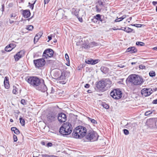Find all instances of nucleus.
I'll return each instance as SVG.
<instances>
[{
  "mask_svg": "<svg viewBox=\"0 0 157 157\" xmlns=\"http://www.w3.org/2000/svg\"><path fill=\"white\" fill-rule=\"evenodd\" d=\"M98 59L93 60L92 59H86L85 60V62L88 64L93 65L97 63L98 62Z\"/></svg>",
  "mask_w": 157,
  "mask_h": 157,
  "instance_id": "nucleus-17",
  "label": "nucleus"
},
{
  "mask_svg": "<svg viewBox=\"0 0 157 157\" xmlns=\"http://www.w3.org/2000/svg\"><path fill=\"white\" fill-rule=\"evenodd\" d=\"M22 14L25 17L27 18L30 16V13L29 10H25L23 11Z\"/></svg>",
  "mask_w": 157,
  "mask_h": 157,
  "instance_id": "nucleus-19",
  "label": "nucleus"
},
{
  "mask_svg": "<svg viewBox=\"0 0 157 157\" xmlns=\"http://www.w3.org/2000/svg\"><path fill=\"white\" fill-rule=\"evenodd\" d=\"M42 34L43 33L42 32H40L36 34L34 38V43H36L38 41V40L41 37Z\"/></svg>",
  "mask_w": 157,
  "mask_h": 157,
  "instance_id": "nucleus-20",
  "label": "nucleus"
},
{
  "mask_svg": "<svg viewBox=\"0 0 157 157\" xmlns=\"http://www.w3.org/2000/svg\"><path fill=\"white\" fill-rule=\"evenodd\" d=\"M65 58L67 61L68 62V63L67 64V65L69 66L70 65V63H69V57L67 54H66L65 55Z\"/></svg>",
  "mask_w": 157,
  "mask_h": 157,
  "instance_id": "nucleus-28",
  "label": "nucleus"
},
{
  "mask_svg": "<svg viewBox=\"0 0 157 157\" xmlns=\"http://www.w3.org/2000/svg\"><path fill=\"white\" fill-rule=\"evenodd\" d=\"M101 16L99 14H97L94 16V18L98 20H100V17Z\"/></svg>",
  "mask_w": 157,
  "mask_h": 157,
  "instance_id": "nucleus-33",
  "label": "nucleus"
},
{
  "mask_svg": "<svg viewBox=\"0 0 157 157\" xmlns=\"http://www.w3.org/2000/svg\"><path fill=\"white\" fill-rule=\"evenodd\" d=\"M33 28V27L32 25H30L27 26L26 29L29 30H32Z\"/></svg>",
  "mask_w": 157,
  "mask_h": 157,
  "instance_id": "nucleus-32",
  "label": "nucleus"
},
{
  "mask_svg": "<svg viewBox=\"0 0 157 157\" xmlns=\"http://www.w3.org/2000/svg\"><path fill=\"white\" fill-rule=\"evenodd\" d=\"M132 25L134 26H136V27H141V24H134L133 25Z\"/></svg>",
  "mask_w": 157,
  "mask_h": 157,
  "instance_id": "nucleus-39",
  "label": "nucleus"
},
{
  "mask_svg": "<svg viewBox=\"0 0 157 157\" xmlns=\"http://www.w3.org/2000/svg\"><path fill=\"white\" fill-rule=\"evenodd\" d=\"M86 129L85 127L78 126L74 130L72 133V136L76 139L81 138L86 135Z\"/></svg>",
  "mask_w": 157,
  "mask_h": 157,
  "instance_id": "nucleus-1",
  "label": "nucleus"
},
{
  "mask_svg": "<svg viewBox=\"0 0 157 157\" xmlns=\"http://www.w3.org/2000/svg\"><path fill=\"white\" fill-rule=\"evenodd\" d=\"M56 117V113L51 112L47 115L46 120L48 123H51L55 121Z\"/></svg>",
  "mask_w": 157,
  "mask_h": 157,
  "instance_id": "nucleus-8",
  "label": "nucleus"
},
{
  "mask_svg": "<svg viewBox=\"0 0 157 157\" xmlns=\"http://www.w3.org/2000/svg\"><path fill=\"white\" fill-rule=\"evenodd\" d=\"M156 11L157 12V6L156 7Z\"/></svg>",
  "mask_w": 157,
  "mask_h": 157,
  "instance_id": "nucleus-64",
  "label": "nucleus"
},
{
  "mask_svg": "<svg viewBox=\"0 0 157 157\" xmlns=\"http://www.w3.org/2000/svg\"><path fill=\"white\" fill-rule=\"evenodd\" d=\"M124 133L126 135H127L128 134H129V131L128 130H127V129H124Z\"/></svg>",
  "mask_w": 157,
  "mask_h": 157,
  "instance_id": "nucleus-37",
  "label": "nucleus"
},
{
  "mask_svg": "<svg viewBox=\"0 0 157 157\" xmlns=\"http://www.w3.org/2000/svg\"><path fill=\"white\" fill-rule=\"evenodd\" d=\"M99 21H100L102 22V21H103V20H102V19L101 18V17H100V20H99Z\"/></svg>",
  "mask_w": 157,
  "mask_h": 157,
  "instance_id": "nucleus-62",
  "label": "nucleus"
},
{
  "mask_svg": "<svg viewBox=\"0 0 157 157\" xmlns=\"http://www.w3.org/2000/svg\"><path fill=\"white\" fill-rule=\"evenodd\" d=\"M88 121L91 122L93 124H97V121L94 119L91 118L90 117H88Z\"/></svg>",
  "mask_w": 157,
  "mask_h": 157,
  "instance_id": "nucleus-27",
  "label": "nucleus"
},
{
  "mask_svg": "<svg viewBox=\"0 0 157 157\" xmlns=\"http://www.w3.org/2000/svg\"><path fill=\"white\" fill-rule=\"evenodd\" d=\"M127 51L131 53H133L137 52V49L134 47H131L127 49Z\"/></svg>",
  "mask_w": 157,
  "mask_h": 157,
  "instance_id": "nucleus-21",
  "label": "nucleus"
},
{
  "mask_svg": "<svg viewBox=\"0 0 157 157\" xmlns=\"http://www.w3.org/2000/svg\"><path fill=\"white\" fill-rule=\"evenodd\" d=\"M18 89L16 86H14L12 92L13 94H16L18 93Z\"/></svg>",
  "mask_w": 157,
  "mask_h": 157,
  "instance_id": "nucleus-25",
  "label": "nucleus"
},
{
  "mask_svg": "<svg viewBox=\"0 0 157 157\" xmlns=\"http://www.w3.org/2000/svg\"><path fill=\"white\" fill-rule=\"evenodd\" d=\"M4 85L6 89H8L9 87L8 80L6 77L4 80Z\"/></svg>",
  "mask_w": 157,
  "mask_h": 157,
  "instance_id": "nucleus-22",
  "label": "nucleus"
},
{
  "mask_svg": "<svg viewBox=\"0 0 157 157\" xmlns=\"http://www.w3.org/2000/svg\"><path fill=\"white\" fill-rule=\"evenodd\" d=\"M39 86H40L37 89L38 90L43 92H44L47 90V87L44 84L43 80H42V83Z\"/></svg>",
  "mask_w": 157,
  "mask_h": 157,
  "instance_id": "nucleus-14",
  "label": "nucleus"
},
{
  "mask_svg": "<svg viewBox=\"0 0 157 157\" xmlns=\"http://www.w3.org/2000/svg\"><path fill=\"white\" fill-rule=\"evenodd\" d=\"M127 17V16L125 15H124L123 16L121 17H122V19L123 20L124 19L126 18Z\"/></svg>",
  "mask_w": 157,
  "mask_h": 157,
  "instance_id": "nucleus-51",
  "label": "nucleus"
},
{
  "mask_svg": "<svg viewBox=\"0 0 157 157\" xmlns=\"http://www.w3.org/2000/svg\"><path fill=\"white\" fill-rule=\"evenodd\" d=\"M58 119L60 123L65 122L67 120L66 115L63 113L59 114L58 117Z\"/></svg>",
  "mask_w": 157,
  "mask_h": 157,
  "instance_id": "nucleus-13",
  "label": "nucleus"
},
{
  "mask_svg": "<svg viewBox=\"0 0 157 157\" xmlns=\"http://www.w3.org/2000/svg\"><path fill=\"white\" fill-rule=\"evenodd\" d=\"M152 4L154 6H155L157 4V2L153 1L152 2Z\"/></svg>",
  "mask_w": 157,
  "mask_h": 157,
  "instance_id": "nucleus-50",
  "label": "nucleus"
},
{
  "mask_svg": "<svg viewBox=\"0 0 157 157\" xmlns=\"http://www.w3.org/2000/svg\"><path fill=\"white\" fill-rule=\"evenodd\" d=\"M153 113L152 111H151V110L148 111H146L145 113V116H148L150 114H151Z\"/></svg>",
  "mask_w": 157,
  "mask_h": 157,
  "instance_id": "nucleus-34",
  "label": "nucleus"
},
{
  "mask_svg": "<svg viewBox=\"0 0 157 157\" xmlns=\"http://www.w3.org/2000/svg\"><path fill=\"white\" fill-rule=\"evenodd\" d=\"M139 67L141 69H143V66L142 65H140L139 66Z\"/></svg>",
  "mask_w": 157,
  "mask_h": 157,
  "instance_id": "nucleus-57",
  "label": "nucleus"
},
{
  "mask_svg": "<svg viewBox=\"0 0 157 157\" xmlns=\"http://www.w3.org/2000/svg\"><path fill=\"white\" fill-rule=\"evenodd\" d=\"M99 45V44L95 42H90L89 44H86L84 46L85 48H88L90 47H94L95 46H97Z\"/></svg>",
  "mask_w": 157,
  "mask_h": 157,
  "instance_id": "nucleus-15",
  "label": "nucleus"
},
{
  "mask_svg": "<svg viewBox=\"0 0 157 157\" xmlns=\"http://www.w3.org/2000/svg\"><path fill=\"white\" fill-rule=\"evenodd\" d=\"M98 3H99V4L101 6H103V3L101 2V1H99L98 2Z\"/></svg>",
  "mask_w": 157,
  "mask_h": 157,
  "instance_id": "nucleus-53",
  "label": "nucleus"
},
{
  "mask_svg": "<svg viewBox=\"0 0 157 157\" xmlns=\"http://www.w3.org/2000/svg\"><path fill=\"white\" fill-rule=\"evenodd\" d=\"M79 11V10L78 9L77 10L75 8H73L72 9V12L74 13V14L76 16H77L78 15V12Z\"/></svg>",
  "mask_w": 157,
  "mask_h": 157,
  "instance_id": "nucleus-26",
  "label": "nucleus"
},
{
  "mask_svg": "<svg viewBox=\"0 0 157 157\" xmlns=\"http://www.w3.org/2000/svg\"><path fill=\"white\" fill-rule=\"evenodd\" d=\"M79 21H80L81 22L82 21V19H79Z\"/></svg>",
  "mask_w": 157,
  "mask_h": 157,
  "instance_id": "nucleus-63",
  "label": "nucleus"
},
{
  "mask_svg": "<svg viewBox=\"0 0 157 157\" xmlns=\"http://www.w3.org/2000/svg\"><path fill=\"white\" fill-rule=\"evenodd\" d=\"M33 63L36 67H40L44 66L45 63V60L43 59H40L33 60Z\"/></svg>",
  "mask_w": 157,
  "mask_h": 157,
  "instance_id": "nucleus-10",
  "label": "nucleus"
},
{
  "mask_svg": "<svg viewBox=\"0 0 157 157\" xmlns=\"http://www.w3.org/2000/svg\"><path fill=\"white\" fill-rule=\"evenodd\" d=\"M112 82L109 79H105L104 80L100 81L97 84L96 87L100 90H102L105 87L107 88L111 86Z\"/></svg>",
  "mask_w": 157,
  "mask_h": 157,
  "instance_id": "nucleus-4",
  "label": "nucleus"
},
{
  "mask_svg": "<svg viewBox=\"0 0 157 157\" xmlns=\"http://www.w3.org/2000/svg\"><path fill=\"white\" fill-rule=\"evenodd\" d=\"M16 14L15 13H14L12 14L11 15H10V16L11 17H15L16 16Z\"/></svg>",
  "mask_w": 157,
  "mask_h": 157,
  "instance_id": "nucleus-43",
  "label": "nucleus"
},
{
  "mask_svg": "<svg viewBox=\"0 0 157 157\" xmlns=\"http://www.w3.org/2000/svg\"><path fill=\"white\" fill-rule=\"evenodd\" d=\"M101 71L105 74H106L108 71V69L104 67H102L101 68Z\"/></svg>",
  "mask_w": 157,
  "mask_h": 157,
  "instance_id": "nucleus-23",
  "label": "nucleus"
},
{
  "mask_svg": "<svg viewBox=\"0 0 157 157\" xmlns=\"http://www.w3.org/2000/svg\"><path fill=\"white\" fill-rule=\"evenodd\" d=\"M90 85L89 84H86L85 86V87L86 88H89L90 87Z\"/></svg>",
  "mask_w": 157,
  "mask_h": 157,
  "instance_id": "nucleus-45",
  "label": "nucleus"
},
{
  "mask_svg": "<svg viewBox=\"0 0 157 157\" xmlns=\"http://www.w3.org/2000/svg\"><path fill=\"white\" fill-rule=\"evenodd\" d=\"M149 75L151 77H153L155 75V73L154 71H151L149 73Z\"/></svg>",
  "mask_w": 157,
  "mask_h": 157,
  "instance_id": "nucleus-31",
  "label": "nucleus"
},
{
  "mask_svg": "<svg viewBox=\"0 0 157 157\" xmlns=\"http://www.w3.org/2000/svg\"><path fill=\"white\" fill-rule=\"evenodd\" d=\"M52 145V144L51 143H48L47 144V146L48 147H51Z\"/></svg>",
  "mask_w": 157,
  "mask_h": 157,
  "instance_id": "nucleus-44",
  "label": "nucleus"
},
{
  "mask_svg": "<svg viewBox=\"0 0 157 157\" xmlns=\"http://www.w3.org/2000/svg\"><path fill=\"white\" fill-rule=\"evenodd\" d=\"M21 103L23 105H25L26 104L25 100L24 99H22L21 101Z\"/></svg>",
  "mask_w": 157,
  "mask_h": 157,
  "instance_id": "nucleus-40",
  "label": "nucleus"
},
{
  "mask_svg": "<svg viewBox=\"0 0 157 157\" xmlns=\"http://www.w3.org/2000/svg\"><path fill=\"white\" fill-rule=\"evenodd\" d=\"M103 107L106 109H108L109 108V105L107 104L104 103L102 104Z\"/></svg>",
  "mask_w": 157,
  "mask_h": 157,
  "instance_id": "nucleus-35",
  "label": "nucleus"
},
{
  "mask_svg": "<svg viewBox=\"0 0 157 157\" xmlns=\"http://www.w3.org/2000/svg\"><path fill=\"white\" fill-rule=\"evenodd\" d=\"M10 122H13V120L12 119H11L10 120Z\"/></svg>",
  "mask_w": 157,
  "mask_h": 157,
  "instance_id": "nucleus-59",
  "label": "nucleus"
},
{
  "mask_svg": "<svg viewBox=\"0 0 157 157\" xmlns=\"http://www.w3.org/2000/svg\"><path fill=\"white\" fill-rule=\"evenodd\" d=\"M153 92V90L151 89H147L144 88L141 90L142 94L145 96H147L150 95Z\"/></svg>",
  "mask_w": 157,
  "mask_h": 157,
  "instance_id": "nucleus-12",
  "label": "nucleus"
},
{
  "mask_svg": "<svg viewBox=\"0 0 157 157\" xmlns=\"http://www.w3.org/2000/svg\"><path fill=\"white\" fill-rule=\"evenodd\" d=\"M72 127L71 124L67 122L63 124L59 129V132L63 135H67L70 134L72 132Z\"/></svg>",
  "mask_w": 157,
  "mask_h": 157,
  "instance_id": "nucleus-2",
  "label": "nucleus"
},
{
  "mask_svg": "<svg viewBox=\"0 0 157 157\" xmlns=\"http://www.w3.org/2000/svg\"><path fill=\"white\" fill-rule=\"evenodd\" d=\"M152 103L153 104H157V99L154 100Z\"/></svg>",
  "mask_w": 157,
  "mask_h": 157,
  "instance_id": "nucleus-49",
  "label": "nucleus"
},
{
  "mask_svg": "<svg viewBox=\"0 0 157 157\" xmlns=\"http://www.w3.org/2000/svg\"><path fill=\"white\" fill-rule=\"evenodd\" d=\"M16 45L14 44H11L5 48V50L7 52L10 51L13 49L15 48Z\"/></svg>",
  "mask_w": 157,
  "mask_h": 157,
  "instance_id": "nucleus-16",
  "label": "nucleus"
},
{
  "mask_svg": "<svg viewBox=\"0 0 157 157\" xmlns=\"http://www.w3.org/2000/svg\"><path fill=\"white\" fill-rule=\"evenodd\" d=\"M122 18L121 17L117 18L115 20V21L116 22H117L121 21L123 20V19H122Z\"/></svg>",
  "mask_w": 157,
  "mask_h": 157,
  "instance_id": "nucleus-38",
  "label": "nucleus"
},
{
  "mask_svg": "<svg viewBox=\"0 0 157 157\" xmlns=\"http://www.w3.org/2000/svg\"><path fill=\"white\" fill-rule=\"evenodd\" d=\"M16 128H17L15 127H13L11 128V130L12 131H13L14 132L15 129H16Z\"/></svg>",
  "mask_w": 157,
  "mask_h": 157,
  "instance_id": "nucleus-46",
  "label": "nucleus"
},
{
  "mask_svg": "<svg viewBox=\"0 0 157 157\" xmlns=\"http://www.w3.org/2000/svg\"><path fill=\"white\" fill-rule=\"evenodd\" d=\"M42 79H40L36 77L31 76L27 80V82L34 87L39 86L42 83Z\"/></svg>",
  "mask_w": 157,
  "mask_h": 157,
  "instance_id": "nucleus-5",
  "label": "nucleus"
},
{
  "mask_svg": "<svg viewBox=\"0 0 157 157\" xmlns=\"http://www.w3.org/2000/svg\"><path fill=\"white\" fill-rule=\"evenodd\" d=\"M50 0H44V4H46L48 3Z\"/></svg>",
  "mask_w": 157,
  "mask_h": 157,
  "instance_id": "nucleus-48",
  "label": "nucleus"
},
{
  "mask_svg": "<svg viewBox=\"0 0 157 157\" xmlns=\"http://www.w3.org/2000/svg\"><path fill=\"white\" fill-rule=\"evenodd\" d=\"M22 56V52H20L17 53L14 56V58L16 61H18Z\"/></svg>",
  "mask_w": 157,
  "mask_h": 157,
  "instance_id": "nucleus-18",
  "label": "nucleus"
},
{
  "mask_svg": "<svg viewBox=\"0 0 157 157\" xmlns=\"http://www.w3.org/2000/svg\"><path fill=\"white\" fill-rule=\"evenodd\" d=\"M136 44L138 46H142L144 45V43L143 42L138 41L136 42Z\"/></svg>",
  "mask_w": 157,
  "mask_h": 157,
  "instance_id": "nucleus-29",
  "label": "nucleus"
},
{
  "mask_svg": "<svg viewBox=\"0 0 157 157\" xmlns=\"http://www.w3.org/2000/svg\"><path fill=\"white\" fill-rule=\"evenodd\" d=\"M133 29L129 27H125L124 28V31L127 33H129L132 32Z\"/></svg>",
  "mask_w": 157,
  "mask_h": 157,
  "instance_id": "nucleus-24",
  "label": "nucleus"
},
{
  "mask_svg": "<svg viewBox=\"0 0 157 157\" xmlns=\"http://www.w3.org/2000/svg\"><path fill=\"white\" fill-rule=\"evenodd\" d=\"M156 120L155 118L148 119L147 121V124L150 128H153L156 126Z\"/></svg>",
  "mask_w": 157,
  "mask_h": 157,
  "instance_id": "nucleus-11",
  "label": "nucleus"
},
{
  "mask_svg": "<svg viewBox=\"0 0 157 157\" xmlns=\"http://www.w3.org/2000/svg\"><path fill=\"white\" fill-rule=\"evenodd\" d=\"M132 17H130L129 18L127 19L126 20V21H128V22H129L130 21H131L132 20Z\"/></svg>",
  "mask_w": 157,
  "mask_h": 157,
  "instance_id": "nucleus-47",
  "label": "nucleus"
},
{
  "mask_svg": "<svg viewBox=\"0 0 157 157\" xmlns=\"http://www.w3.org/2000/svg\"><path fill=\"white\" fill-rule=\"evenodd\" d=\"M128 78L129 82L135 85H140L143 82L142 78L135 74H132L129 76Z\"/></svg>",
  "mask_w": 157,
  "mask_h": 157,
  "instance_id": "nucleus-3",
  "label": "nucleus"
},
{
  "mask_svg": "<svg viewBox=\"0 0 157 157\" xmlns=\"http://www.w3.org/2000/svg\"><path fill=\"white\" fill-rule=\"evenodd\" d=\"M20 122L21 123L22 125H24L25 124V121L23 119L22 117H20Z\"/></svg>",
  "mask_w": 157,
  "mask_h": 157,
  "instance_id": "nucleus-30",
  "label": "nucleus"
},
{
  "mask_svg": "<svg viewBox=\"0 0 157 157\" xmlns=\"http://www.w3.org/2000/svg\"><path fill=\"white\" fill-rule=\"evenodd\" d=\"M59 78H60V79H64V78H65L64 73H61V75L60 76Z\"/></svg>",
  "mask_w": 157,
  "mask_h": 157,
  "instance_id": "nucleus-36",
  "label": "nucleus"
},
{
  "mask_svg": "<svg viewBox=\"0 0 157 157\" xmlns=\"http://www.w3.org/2000/svg\"><path fill=\"white\" fill-rule=\"evenodd\" d=\"M9 22L10 24H12L14 22V21H13L10 20Z\"/></svg>",
  "mask_w": 157,
  "mask_h": 157,
  "instance_id": "nucleus-55",
  "label": "nucleus"
},
{
  "mask_svg": "<svg viewBox=\"0 0 157 157\" xmlns=\"http://www.w3.org/2000/svg\"><path fill=\"white\" fill-rule=\"evenodd\" d=\"M41 144H42L43 145H45V143L44 142H41Z\"/></svg>",
  "mask_w": 157,
  "mask_h": 157,
  "instance_id": "nucleus-58",
  "label": "nucleus"
},
{
  "mask_svg": "<svg viewBox=\"0 0 157 157\" xmlns=\"http://www.w3.org/2000/svg\"><path fill=\"white\" fill-rule=\"evenodd\" d=\"M2 10H4V5H2Z\"/></svg>",
  "mask_w": 157,
  "mask_h": 157,
  "instance_id": "nucleus-60",
  "label": "nucleus"
},
{
  "mask_svg": "<svg viewBox=\"0 0 157 157\" xmlns=\"http://www.w3.org/2000/svg\"><path fill=\"white\" fill-rule=\"evenodd\" d=\"M53 51L51 49L45 50L43 54V57L44 59H49L52 57L53 56Z\"/></svg>",
  "mask_w": 157,
  "mask_h": 157,
  "instance_id": "nucleus-9",
  "label": "nucleus"
},
{
  "mask_svg": "<svg viewBox=\"0 0 157 157\" xmlns=\"http://www.w3.org/2000/svg\"><path fill=\"white\" fill-rule=\"evenodd\" d=\"M48 42L49 41H50L51 40V39H52V38L51 36H48Z\"/></svg>",
  "mask_w": 157,
  "mask_h": 157,
  "instance_id": "nucleus-52",
  "label": "nucleus"
},
{
  "mask_svg": "<svg viewBox=\"0 0 157 157\" xmlns=\"http://www.w3.org/2000/svg\"><path fill=\"white\" fill-rule=\"evenodd\" d=\"M153 49L154 50H157V47H154V48H153Z\"/></svg>",
  "mask_w": 157,
  "mask_h": 157,
  "instance_id": "nucleus-56",
  "label": "nucleus"
},
{
  "mask_svg": "<svg viewBox=\"0 0 157 157\" xmlns=\"http://www.w3.org/2000/svg\"><path fill=\"white\" fill-rule=\"evenodd\" d=\"M135 64H136V63H135V62H132V63H131V64H132V65Z\"/></svg>",
  "mask_w": 157,
  "mask_h": 157,
  "instance_id": "nucleus-61",
  "label": "nucleus"
},
{
  "mask_svg": "<svg viewBox=\"0 0 157 157\" xmlns=\"http://www.w3.org/2000/svg\"><path fill=\"white\" fill-rule=\"evenodd\" d=\"M14 133L16 134H18L20 132L19 130L17 128H16V129H15V131Z\"/></svg>",
  "mask_w": 157,
  "mask_h": 157,
  "instance_id": "nucleus-42",
  "label": "nucleus"
},
{
  "mask_svg": "<svg viewBox=\"0 0 157 157\" xmlns=\"http://www.w3.org/2000/svg\"><path fill=\"white\" fill-rule=\"evenodd\" d=\"M96 8H97V11H100V9H99L98 8V6H96Z\"/></svg>",
  "mask_w": 157,
  "mask_h": 157,
  "instance_id": "nucleus-54",
  "label": "nucleus"
},
{
  "mask_svg": "<svg viewBox=\"0 0 157 157\" xmlns=\"http://www.w3.org/2000/svg\"><path fill=\"white\" fill-rule=\"evenodd\" d=\"M110 95L114 99H118L121 97L122 93L119 89H116L111 91Z\"/></svg>",
  "mask_w": 157,
  "mask_h": 157,
  "instance_id": "nucleus-6",
  "label": "nucleus"
},
{
  "mask_svg": "<svg viewBox=\"0 0 157 157\" xmlns=\"http://www.w3.org/2000/svg\"><path fill=\"white\" fill-rule=\"evenodd\" d=\"M98 135L95 132L92 131L89 133L86 136L87 139L92 141H94L98 140Z\"/></svg>",
  "mask_w": 157,
  "mask_h": 157,
  "instance_id": "nucleus-7",
  "label": "nucleus"
},
{
  "mask_svg": "<svg viewBox=\"0 0 157 157\" xmlns=\"http://www.w3.org/2000/svg\"><path fill=\"white\" fill-rule=\"evenodd\" d=\"M13 139L14 142H16L17 140V136L16 135H13Z\"/></svg>",
  "mask_w": 157,
  "mask_h": 157,
  "instance_id": "nucleus-41",
  "label": "nucleus"
}]
</instances>
